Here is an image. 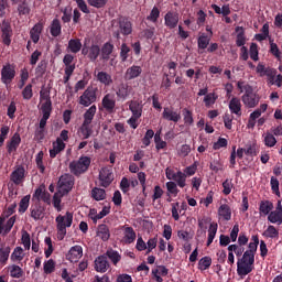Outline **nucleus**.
<instances>
[{
	"mask_svg": "<svg viewBox=\"0 0 282 282\" xmlns=\"http://www.w3.org/2000/svg\"><path fill=\"white\" fill-rule=\"evenodd\" d=\"M21 243L24 246V250H30V248H32V240L30 239V234L28 231H22Z\"/></svg>",
	"mask_w": 282,
	"mask_h": 282,
	"instance_id": "nucleus-53",
	"label": "nucleus"
},
{
	"mask_svg": "<svg viewBox=\"0 0 282 282\" xmlns=\"http://www.w3.org/2000/svg\"><path fill=\"white\" fill-rule=\"evenodd\" d=\"M95 76H96L98 83H101V85H105L106 87H109L113 83L111 75L108 74L107 72L100 70L98 73H95Z\"/></svg>",
	"mask_w": 282,
	"mask_h": 282,
	"instance_id": "nucleus-25",
	"label": "nucleus"
},
{
	"mask_svg": "<svg viewBox=\"0 0 282 282\" xmlns=\"http://www.w3.org/2000/svg\"><path fill=\"white\" fill-rule=\"evenodd\" d=\"M19 144H21V134L14 133L11 140L7 143V151L9 154L17 153V149H19Z\"/></svg>",
	"mask_w": 282,
	"mask_h": 282,
	"instance_id": "nucleus-20",
	"label": "nucleus"
},
{
	"mask_svg": "<svg viewBox=\"0 0 282 282\" xmlns=\"http://www.w3.org/2000/svg\"><path fill=\"white\" fill-rule=\"evenodd\" d=\"M99 182L100 185L107 188L113 182V172H111V169L104 167L99 172Z\"/></svg>",
	"mask_w": 282,
	"mask_h": 282,
	"instance_id": "nucleus-11",
	"label": "nucleus"
},
{
	"mask_svg": "<svg viewBox=\"0 0 282 282\" xmlns=\"http://www.w3.org/2000/svg\"><path fill=\"white\" fill-rule=\"evenodd\" d=\"M112 52H113V44L107 42L106 44H104L101 48V58H104V61H109V56H111Z\"/></svg>",
	"mask_w": 282,
	"mask_h": 282,
	"instance_id": "nucleus-45",
	"label": "nucleus"
},
{
	"mask_svg": "<svg viewBox=\"0 0 282 282\" xmlns=\"http://www.w3.org/2000/svg\"><path fill=\"white\" fill-rule=\"evenodd\" d=\"M229 111L230 113H234L235 116H237L238 118H241L242 111H241V99H239V97H232L229 100Z\"/></svg>",
	"mask_w": 282,
	"mask_h": 282,
	"instance_id": "nucleus-16",
	"label": "nucleus"
},
{
	"mask_svg": "<svg viewBox=\"0 0 282 282\" xmlns=\"http://www.w3.org/2000/svg\"><path fill=\"white\" fill-rule=\"evenodd\" d=\"M263 237L267 239H278L279 237V229L276 227L270 225L262 234Z\"/></svg>",
	"mask_w": 282,
	"mask_h": 282,
	"instance_id": "nucleus-44",
	"label": "nucleus"
},
{
	"mask_svg": "<svg viewBox=\"0 0 282 282\" xmlns=\"http://www.w3.org/2000/svg\"><path fill=\"white\" fill-rule=\"evenodd\" d=\"M106 257H108L113 265H118V263H120V260L122 259V256H120V253L113 249H109L106 252Z\"/></svg>",
	"mask_w": 282,
	"mask_h": 282,
	"instance_id": "nucleus-40",
	"label": "nucleus"
},
{
	"mask_svg": "<svg viewBox=\"0 0 282 282\" xmlns=\"http://www.w3.org/2000/svg\"><path fill=\"white\" fill-rule=\"evenodd\" d=\"M236 32H237L236 44L238 47H243L246 45V32L241 26H237Z\"/></svg>",
	"mask_w": 282,
	"mask_h": 282,
	"instance_id": "nucleus-37",
	"label": "nucleus"
},
{
	"mask_svg": "<svg viewBox=\"0 0 282 282\" xmlns=\"http://www.w3.org/2000/svg\"><path fill=\"white\" fill-rule=\"evenodd\" d=\"M40 102L43 117L40 120L39 128L45 129L47 120H50V116H52V99L50 98V93L47 90L40 91Z\"/></svg>",
	"mask_w": 282,
	"mask_h": 282,
	"instance_id": "nucleus-3",
	"label": "nucleus"
},
{
	"mask_svg": "<svg viewBox=\"0 0 282 282\" xmlns=\"http://www.w3.org/2000/svg\"><path fill=\"white\" fill-rule=\"evenodd\" d=\"M129 54H131V47H129V45H127L126 43L121 44V47H120L121 63H126L127 58H129Z\"/></svg>",
	"mask_w": 282,
	"mask_h": 282,
	"instance_id": "nucleus-51",
	"label": "nucleus"
},
{
	"mask_svg": "<svg viewBox=\"0 0 282 282\" xmlns=\"http://www.w3.org/2000/svg\"><path fill=\"white\" fill-rule=\"evenodd\" d=\"M25 250H23V247H15L10 256V260L12 263H21L23 259H25Z\"/></svg>",
	"mask_w": 282,
	"mask_h": 282,
	"instance_id": "nucleus-23",
	"label": "nucleus"
},
{
	"mask_svg": "<svg viewBox=\"0 0 282 282\" xmlns=\"http://www.w3.org/2000/svg\"><path fill=\"white\" fill-rule=\"evenodd\" d=\"M34 197H36L37 199H41L42 202H44L45 204H52V197L51 195L41 189V188H37L34 193Z\"/></svg>",
	"mask_w": 282,
	"mask_h": 282,
	"instance_id": "nucleus-38",
	"label": "nucleus"
},
{
	"mask_svg": "<svg viewBox=\"0 0 282 282\" xmlns=\"http://www.w3.org/2000/svg\"><path fill=\"white\" fill-rule=\"evenodd\" d=\"M174 182H176L180 188H184L186 186V174L182 171L176 172V176H174Z\"/></svg>",
	"mask_w": 282,
	"mask_h": 282,
	"instance_id": "nucleus-47",
	"label": "nucleus"
},
{
	"mask_svg": "<svg viewBox=\"0 0 282 282\" xmlns=\"http://www.w3.org/2000/svg\"><path fill=\"white\" fill-rule=\"evenodd\" d=\"M30 208V195L24 196L19 203V213L23 214Z\"/></svg>",
	"mask_w": 282,
	"mask_h": 282,
	"instance_id": "nucleus-57",
	"label": "nucleus"
},
{
	"mask_svg": "<svg viewBox=\"0 0 282 282\" xmlns=\"http://www.w3.org/2000/svg\"><path fill=\"white\" fill-rule=\"evenodd\" d=\"M209 43H210V37H208L207 35L203 34L198 37L199 50H206V47H208Z\"/></svg>",
	"mask_w": 282,
	"mask_h": 282,
	"instance_id": "nucleus-63",
	"label": "nucleus"
},
{
	"mask_svg": "<svg viewBox=\"0 0 282 282\" xmlns=\"http://www.w3.org/2000/svg\"><path fill=\"white\" fill-rule=\"evenodd\" d=\"M97 237H99V239H102V241H109V237H111V234L109 232V227H107V225H99L97 228Z\"/></svg>",
	"mask_w": 282,
	"mask_h": 282,
	"instance_id": "nucleus-32",
	"label": "nucleus"
},
{
	"mask_svg": "<svg viewBox=\"0 0 282 282\" xmlns=\"http://www.w3.org/2000/svg\"><path fill=\"white\" fill-rule=\"evenodd\" d=\"M162 118L170 122H180V120H182V115L178 111L173 110V108L165 107L162 112Z\"/></svg>",
	"mask_w": 282,
	"mask_h": 282,
	"instance_id": "nucleus-14",
	"label": "nucleus"
},
{
	"mask_svg": "<svg viewBox=\"0 0 282 282\" xmlns=\"http://www.w3.org/2000/svg\"><path fill=\"white\" fill-rule=\"evenodd\" d=\"M91 197L96 199V202H102V199H107V192L102 188L95 187L91 189Z\"/></svg>",
	"mask_w": 282,
	"mask_h": 282,
	"instance_id": "nucleus-42",
	"label": "nucleus"
},
{
	"mask_svg": "<svg viewBox=\"0 0 282 282\" xmlns=\"http://www.w3.org/2000/svg\"><path fill=\"white\" fill-rule=\"evenodd\" d=\"M18 13L20 17L30 14V6L28 4L26 1H23L18 6Z\"/></svg>",
	"mask_w": 282,
	"mask_h": 282,
	"instance_id": "nucleus-61",
	"label": "nucleus"
},
{
	"mask_svg": "<svg viewBox=\"0 0 282 282\" xmlns=\"http://www.w3.org/2000/svg\"><path fill=\"white\" fill-rule=\"evenodd\" d=\"M213 265V259L210 257H204L198 261V270H208Z\"/></svg>",
	"mask_w": 282,
	"mask_h": 282,
	"instance_id": "nucleus-50",
	"label": "nucleus"
},
{
	"mask_svg": "<svg viewBox=\"0 0 282 282\" xmlns=\"http://www.w3.org/2000/svg\"><path fill=\"white\" fill-rule=\"evenodd\" d=\"M96 91H98V89L91 86L88 87L79 97V105H82V107H89L90 105H94V102L97 100Z\"/></svg>",
	"mask_w": 282,
	"mask_h": 282,
	"instance_id": "nucleus-6",
	"label": "nucleus"
},
{
	"mask_svg": "<svg viewBox=\"0 0 282 282\" xmlns=\"http://www.w3.org/2000/svg\"><path fill=\"white\" fill-rule=\"evenodd\" d=\"M90 164L91 159L89 156H80L79 160L69 163V171L73 175H83V173H87Z\"/></svg>",
	"mask_w": 282,
	"mask_h": 282,
	"instance_id": "nucleus-4",
	"label": "nucleus"
},
{
	"mask_svg": "<svg viewBox=\"0 0 282 282\" xmlns=\"http://www.w3.org/2000/svg\"><path fill=\"white\" fill-rule=\"evenodd\" d=\"M261 97L254 93L249 85L245 86V94L241 96V101L247 109H254L259 105Z\"/></svg>",
	"mask_w": 282,
	"mask_h": 282,
	"instance_id": "nucleus-5",
	"label": "nucleus"
},
{
	"mask_svg": "<svg viewBox=\"0 0 282 282\" xmlns=\"http://www.w3.org/2000/svg\"><path fill=\"white\" fill-rule=\"evenodd\" d=\"M41 32H43V23H36L30 31V36L33 43H39L41 39Z\"/></svg>",
	"mask_w": 282,
	"mask_h": 282,
	"instance_id": "nucleus-27",
	"label": "nucleus"
},
{
	"mask_svg": "<svg viewBox=\"0 0 282 282\" xmlns=\"http://www.w3.org/2000/svg\"><path fill=\"white\" fill-rule=\"evenodd\" d=\"M133 88L128 83L121 82L116 88V95L120 100H127L128 96H131Z\"/></svg>",
	"mask_w": 282,
	"mask_h": 282,
	"instance_id": "nucleus-13",
	"label": "nucleus"
},
{
	"mask_svg": "<svg viewBox=\"0 0 282 282\" xmlns=\"http://www.w3.org/2000/svg\"><path fill=\"white\" fill-rule=\"evenodd\" d=\"M274 208V204H272V202L270 200H264L260 203V214L261 215H270L272 213V209Z\"/></svg>",
	"mask_w": 282,
	"mask_h": 282,
	"instance_id": "nucleus-39",
	"label": "nucleus"
},
{
	"mask_svg": "<svg viewBox=\"0 0 282 282\" xmlns=\"http://www.w3.org/2000/svg\"><path fill=\"white\" fill-rule=\"evenodd\" d=\"M80 259H83V247L80 245L72 247L66 253V260L70 263H78Z\"/></svg>",
	"mask_w": 282,
	"mask_h": 282,
	"instance_id": "nucleus-10",
	"label": "nucleus"
},
{
	"mask_svg": "<svg viewBox=\"0 0 282 282\" xmlns=\"http://www.w3.org/2000/svg\"><path fill=\"white\" fill-rule=\"evenodd\" d=\"M101 105L108 113H113V109H116V97L112 94H107L102 98Z\"/></svg>",
	"mask_w": 282,
	"mask_h": 282,
	"instance_id": "nucleus-17",
	"label": "nucleus"
},
{
	"mask_svg": "<svg viewBox=\"0 0 282 282\" xmlns=\"http://www.w3.org/2000/svg\"><path fill=\"white\" fill-rule=\"evenodd\" d=\"M14 76H17V70L14 68V65L7 64L2 67L1 80L4 85H10V83L14 80Z\"/></svg>",
	"mask_w": 282,
	"mask_h": 282,
	"instance_id": "nucleus-9",
	"label": "nucleus"
},
{
	"mask_svg": "<svg viewBox=\"0 0 282 282\" xmlns=\"http://www.w3.org/2000/svg\"><path fill=\"white\" fill-rule=\"evenodd\" d=\"M165 25L169 30L177 28L180 23V14L177 12L169 11L164 17Z\"/></svg>",
	"mask_w": 282,
	"mask_h": 282,
	"instance_id": "nucleus-15",
	"label": "nucleus"
},
{
	"mask_svg": "<svg viewBox=\"0 0 282 282\" xmlns=\"http://www.w3.org/2000/svg\"><path fill=\"white\" fill-rule=\"evenodd\" d=\"M272 68L270 67H265V65L263 63H259L258 66L256 67V72L257 74H259V76L261 78H263V76H267V74L271 70Z\"/></svg>",
	"mask_w": 282,
	"mask_h": 282,
	"instance_id": "nucleus-62",
	"label": "nucleus"
},
{
	"mask_svg": "<svg viewBox=\"0 0 282 282\" xmlns=\"http://www.w3.org/2000/svg\"><path fill=\"white\" fill-rule=\"evenodd\" d=\"M72 188H74V176H72L70 174L62 175L57 183V192L67 195V193H69Z\"/></svg>",
	"mask_w": 282,
	"mask_h": 282,
	"instance_id": "nucleus-7",
	"label": "nucleus"
},
{
	"mask_svg": "<svg viewBox=\"0 0 282 282\" xmlns=\"http://www.w3.org/2000/svg\"><path fill=\"white\" fill-rule=\"evenodd\" d=\"M259 248V236H252L248 250L245 251L242 258L237 262V272L239 276H248L254 270V254Z\"/></svg>",
	"mask_w": 282,
	"mask_h": 282,
	"instance_id": "nucleus-1",
	"label": "nucleus"
},
{
	"mask_svg": "<svg viewBox=\"0 0 282 282\" xmlns=\"http://www.w3.org/2000/svg\"><path fill=\"white\" fill-rule=\"evenodd\" d=\"M10 259V247L3 246L0 248V265H7Z\"/></svg>",
	"mask_w": 282,
	"mask_h": 282,
	"instance_id": "nucleus-43",
	"label": "nucleus"
},
{
	"mask_svg": "<svg viewBox=\"0 0 282 282\" xmlns=\"http://www.w3.org/2000/svg\"><path fill=\"white\" fill-rule=\"evenodd\" d=\"M44 153L43 151H40L36 155H35V164L40 171V173H45V164H43V158H44Z\"/></svg>",
	"mask_w": 282,
	"mask_h": 282,
	"instance_id": "nucleus-49",
	"label": "nucleus"
},
{
	"mask_svg": "<svg viewBox=\"0 0 282 282\" xmlns=\"http://www.w3.org/2000/svg\"><path fill=\"white\" fill-rule=\"evenodd\" d=\"M8 270L11 279H21L23 276V269L18 264L8 267Z\"/></svg>",
	"mask_w": 282,
	"mask_h": 282,
	"instance_id": "nucleus-35",
	"label": "nucleus"
},
{
	"mask_svg": "<svg viewBox=\"0 0 282 282\" xmlns=\"http://www.w3.org/2000/svg\"><path fill=\"white\" fill-rule=\"evenodd\" d=\"M14 224H17V216H12L9 219L0 216V237L10 235V230L14 228Z\"/></svg>",
	"mask_w": 282,
	"mask_h": 282,
	"instance_id": "nucleus-8",
	"label": "nucleus"
},
{
	"mask_svg": "<svg viewBox=\"0 0 282 282\" xmlns=\"http://www.w3.org/2000/svg\"><path fill=\"white\" fill-rule=\"evenodd\" d=\"M96 111H98V108L96 107V105L90 106L84 113L83 122L86 124H91L96 116Z\"/></svg>",
	"mask_w": 282,
	"mask_h": 282,
	"instance_id": "nucleus-30",
	"label": "nucleus"
},
{
	"mask_svg": "<svg viewBox=\"0 0 282 282\" xmlns=\"http://www.w3.org/2000/svg\"><path fill=\"white\" fill-rule=\"evenodd\" d=\"M11 36H12V29H10V26H4L2 29V39H3L4 45H10V43H11L10 37Z\"/></svg>",
	"mask_w": 282,
	"mask_h": 282,
	"instance_id": "nucleus-58",
	"label": "nucleus"
},
{
	"mask_svg": "<svg viewBox=\"0 0 282 282\" xmlns=\"http://www.w3.org/2000/svg\"><path fill=\"white\" fill-rule=\"evenodd\" d=\"M65 142L61 141V139H56L53 142V148L50 150V158H56L58 153H62V151H65Z\"/></svg>",
	"mask_w": 282,
	"mask_h": 282,
	"instance_id": "nucleus-24",
	"label": "nucleus"
},
{
	"mask_svg": "<svg viewBox=\"0 0 282 282\" xmlns=\"http://www.w3.org/2000/svg\"><path fill=\"white\" fill-rule=\"evenodd\" d=\"M11 182L15 184L17 186H21L23 182H25V167L18 166L10 175Z\"/></svg>",
	"mask_w": 282,
	"mask_h": 282,
	"instance_id": "nucleus-12",
	"label": "nucleus"
},
{
	"mask_svg": "<svg viewBox=\"0 0 282 282\" xmlns=\"http://www.w3.org/2000/svg\"><path fill=\"white\" fill-rule=\"evenodd\" d=\"M264 144L265 147H269V149H272V147L276 145V138H274V134L268 132L264 135Z\"/></svg>",
	"mask_w": 282,
	"mask_h": 282,
	"instance_id": "nucleus-60",
	"label": "nucleus"
},
{
	"mask_svg": "<svg viewBox=\"0 0 282 282\" xmlns=\"http://www.w3.org/2000/svg\"><path fill=\"white\" fill-rule=\"evenodd\" d=\"M119 30L121 34L129 36V34L133 32V24H131V21H128L127 19H121L119 21Z\"/></svg>",
	"mask_w": 282,
	"mask_h": 282,
	"instance_id": "nucleus-26",
	"label": "nucleus"
},
{
	"mask_svg": "<svg viewBox=\"0 0 282 282\" xmlns=\"http://www.w3.org/2000/svg\"><path fill=\"white\" fill-rule=\"evenodd\" d=\"M129 109L132 116L142 117V105L138 101H130Z\"/></svg>",
	"mask_w": 282,
	"mask_h": 282,
	"instance_id": "nucleus-46",
	"label": "nucleus"
},
{
	"mask_svg": "<svg viewBox=\"0 0 282 282\" xmlns=\"http://www.w3.org/2000/svg\"><path fill=\"white\" fill-rule=\"evenodd\" d=\"M227 250L228 252H235L236 257H241V254L246 253V248L241 245H230Z\"/></svg>",
	"mask_w": 282,
	"mask_h": 282,
	"instance_id": "nucleus-52",
	"label": "nucleus"
},
{
	"mask_svg": "<svg viewBox=\"0 0 282 282\" xmlns=\"http://www.w3.org/2000/svg\"><path fill=\"white\" fill-rule=\"evenodd\" d=\"M82 54L84 56H87V54H88V58L90 61H96L98 58V56H100V46L91 45L88 50L86 47H84L82 50Z\"/></svg>",
	"mask_w": 282,
	"mask_h": 282,
	"instance_id": "nucleus-22",
	"label": "nucleus"
},
{
	"mask_svg": "<svg viewBox=\"0 0 282 282\" xmlns=\"http://www.w3.org/2000/svg\"><path fill=\"white\" fill-rule=\"evenodd\" d=\"M44 242H45V250H44V254L46 257V259H50V257H52V252H54V246L52 245V238L50 237H46L44 239Z\"/></svg>",
	"mask_w": 282,
	"mask_h": 282,
	"instance_id": "nucleus-55",
	"label": "nucleus"
},
{
	"mask_svg": "<svg viewBox=\"0 0 282 282\" xmlns=\"http://www.w3.org/2000/svg\"><path fill=\"white\" fill-rule=\"evenodd\" d=\"M95 270L96 272L105 273L107 270H109V262L107 261V257L99 256L95 260Z\"/></svg>",
	"mask_w": 282,
	"mask_h": 282,
	"instance_id": "nucleus-21",
	"label": "nucleus"
},
{
	"mask_svg": "<svg viewBox=\"0 0 282 282\" xmlns=\"http://www.w3.org/2000/svg\"><path fill=\"white\" fill-rule=\"evenodd\" d=\"M142 75V66L132 65L127 68L124 73L126 80H134V78H140Z\"/></svg>",
	"mask_w": 282,
	"mask_h": 282,
	"instance_id": "nucleus-18",
	"label": "nucleus"
},
{
	"mask_svg": "<svg viewBox=\"0 0 282 282\" xmlns=\"http://www.w3.org/2000/svg\"><path fill=\"white\" fill-rule=\"evenodd\" d=\"M268 221H270V224H276L278 226H281V224H282V212L272 210L268 215Z\"/></svg>",
	"mask_w": 282,
	"mask_h": 282,
	"instance_id": "nucleus-36",
	"label": "nucleus"
},
{
	"mask_svg": "<svg viewBox=\"0 0 282 282\" xmlns=\"http://www.w3.org/2000/svg\"><path fill=\"white\" fill-rule=\"evenodd\" d=\"M74 69H76V64H70L65 66V75H64V83H69V78H72V74H74Z\"/></svg>",
	"mask_w": 282,
	"mask_h": 282,
	"instance_id": "nucleus-59",
	"label": "nucleus"
},
{
	"mask_svg": "<svg viewBox=\"0 0 282 282\" xmlns=\"http://www.w3.org/2000/svg\"><path fill=\"white\" fill-rule=\"evenodd\" d=\"M232 188H235V184H232V178L225 180L223 183L224 195H230V193H232Z\"/></svg>",
	"mask_w": 282,
	"mask_h": 282,
	"instance_id": "nucleus-54",
	"label": "nucleus"
},
{
	"mask_svg": "<svg viewBox=\"0 0 282 282\" xmlns=\"http://www.w3.org/2000/svg\"><path fill=\"white\" fill-rule=\"evenodd\" d=\"M123 241L124 243H133L135 241V230L131 227H126L123 230Z\"/></svg>",
	"mask_w": 282,
	"mask_h": 282,
	"instance_id": "nucleus-34",
	"label": "nucleus"
},
{
	"mask_svg": "<svg viewBox=\"0 0 282 282\" xmlns=\"http://www.w3.org/2000/svg\"><path fill=\"white\" fill-rule=\"evenodd\" d=\"M31 217L39 221V219H43V209L41 207H34L31 209Z\"/></svg>",
	"mask_w": 282,
	"mask_h": 282,
	"instance_id": "nucleus-64",
	"label": "nucleus"
},
{
	"mask_svg": "<svg viewBox=\"0 0 282 282\" xmlns=\"http://www.w3.org/2000/svg\"><path fill=\"white\" fill-rule=\"evenodd\" d=\"M79 133L83 137V140H88L91 138V133H94V129L91 128V123H82L79 128Z\"/></svg>",
	"mask_w": 282,
	"mask_h": 282,
	"instance_id": "nucleus-33",
	"label": "nucleus"
},
{
	"mask_svg": "<svg viewBox=\"0 0 282 282\" xmlns=\"http://www.w3.org/2000/svg\"><path fill=\"white\" fill-rule=\"evenodd\" d=\"M183 122L185 127H193L195 119H193V112L187 108L183 109Z\"/></svg>",
	"mask_w": 282,
	"mask_h": 282,
	"instance_id": "nucleus-41",
	"label": "nucleus"
},
{
	"mask_svg": "<svg viewBox=\"0 0 282 282\" xmlns=\"http://www.w3.org/2000/svg\"><path fill=\"white\" fill-rule=\"evenodd\" d=\"M265 76L268 85H276V87L282 86V75H276V69L271 68Z\"/></svg>",
	"mask_w": 282,
	"mask_h": 282,
	"instance_id": "nucleus-19",
	"label": "nucleus"
},
{
	"mask_svg": "<svg viewBox=\"0 0 282 282\" xmlns=\"http://www.w3.org/2000/svg\"><path fill=\"white\" fill-rule=\"evenodd\" d=\"M218 215L219 217L224 218L225 221H230L232 218V209H230V206L228 204H223L218 208Z\"/></svg>",
	"mask_w": 282,
	"mask_h": 282,
	"instance_id": "nucleus-28",
	"label": "nucleus"
},
{
	"mask_svg": "<svg viewBox=\"0 0 282 282\" xmlns=\"http://www.w3.org/2000/svg\"><path fill=\"white\" fill-rule=\"evenodd\" d=\"M63 197H65V194L58 191L53 195L52 204L55 210H57V213H61L63 210V205H62Z\"/></svg>",
	"mask_w": 282,
	"mask_h": 282,
	"instance_id": "nucleus-31",
	"label": "nucleus"
},
{
	"mask_svg": "<svg viewBox=\"0 0 282 282\" xmlns=\"http://www.w3.org/2000/svg\"><path fill=\"white\" fill-rule=\"evenodd\" d=\"M61 21L58 19H54L51 24V34L52 36H61Z\"/></svg>",
	"mask_w": 282,
	"mask_h": 282,
	"instance_id": "nucleus-48",
	"label": "nucleus"
},
{
	"mask_svg": "<svg viewBox=\"0 0 282 282\" xmlns=\"http://www.w3.org/2000/svg\"><path fill=\"white\" fill-rule=\"evenodd\" d=\"M57 239L63 241L67 236V228H72L74 224V214L72 212H66L65 215L59 214L55 218Z\"/></svg>",
	"mask_w": 282,
	"mask_h": 282,
	"instance_id": "nucleus-2",
	"label": "nucleus"
},
{
	"mask_svg": "<svg viewBox=\"0 0 282 282\" xmlns=\"http://www.w3.org/2000/svg\"><path fill=\"white\" fill-rule=\"evenodd\" d=\"M67 50L72 54H78L80 50H83V43L80 42V39H72L68 41Z\"/></svg>",
	"mask_w": 282,
	"mask_h": 282,
	"instance_id": "nucleus-29",
	"label": "nucleus"
},
{
	"mask_svg": "<svg viewBox=\"0 0 282 282\" xmlns=\"http://www.w3.org/2000/svg\"><path fill=\"white\" fill-rule=\"evenodd\" d=\"M44 273L45 274H52L56 270V262L52 259L44 262Z\"/></svg>",
	"mask_w": 282,
	"mask_h": 282,
	"instance_id": "nucleus-56",
	"label": "nucleus"
}]
</instances>
